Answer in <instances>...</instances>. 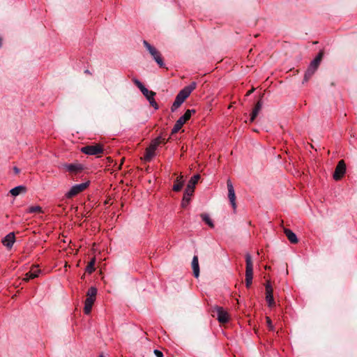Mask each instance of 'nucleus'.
Returning a JSON list of instances; mask_svg holds the SVG:
<instances>
[{
  "mask_svg": "<svg viewBox=\"0 0 357 357\" xmlns=\"http://www.w3.org/2000/svg\"><path fill=\"white\" fill-rule=\"evenodd\" d=\"M324 53L320 52L317 56L311 61L304 75L303 82H307L317 70Z\"/></svg>",
  "mask_w": 357,
  "mask_h": 357,
  "instance_id": "nucleus-1",
  "label": "nucleus"
},
{
  "mask_svg": "<svg viewBox=\"0 0 357 357\" xmlns=\"http://www.w3.org/2000/svg\"><path fill=\"white\" fill-rule=\"evenodd\" d=\"M195 112V109H188L185 114L176 121V123L172 130V135L178 132L183 124L190 119L192 114H194Z\"/></svg>",
  "mask_w": 357,
  "mask_h": 357,
  "instance_id": "nucleus-2",
  "label": "nucleus"
},
{
  "mask_svg": "<svg viewBox=\"0 0 357 357\" xmlns=\"http://www.w3.org/2000/svg\"><path fill=\"white\" fill-rule=\"evenodd\" d=\"M212 315L217 317L220 323L225 324L229 321L228 313L220 306H214L211 309Z\"/></svg>",
  "mask_w": 357,
  "mask_h": 357,
  "instance_id": "nucleus-3",
  "label": "nucleus"
},
{
  "mask_svg": "<svg viewBox=\"0 0 357 357\" xmlns=\"http://www.w3.org/2000/svg\"><path fill=\"white\" fill-rule=\"evenodd\" d=\"M143 44L151 54V55L153 56L155 62L158 64V66L160 67H163L165 64L161 57L160 53L154 47L151 45L146 40H144Z\"/></svg>",
  "mask_w": 357,
  "mask_h": 357,
  "instance_id": "nucleus-4",
  "label": "nucleus"
},
{
  "mask_svg": "<svg viewBox=\"0 0 357 357\" xmlns=\"http://www.w3.org/2000/svg\"><path fill=\"white\" fill-rule=\"evenodd\" d=\"M90 182L86 181L80 184H77L70 189V190L66 194V197L68 199H70L81 192L84 191L85 189H86L89 185Z\"/></svg>",
  "mask_w": 357,
  "mask_h": 357,
  "instance_id": "nucleus-5",
  "label": "nucleus"
},
{
  "mask_svg": "<svg viewBox=\"0 0 357 357\" xmlns=\"http://www.w3.org/2000/svg\"><path fill=\"white\" fill-rule=\"evenodd\" d=\"M81 151L85 154L96 155L103 152V149L100 144H96L93 145H88L82 147Z\"/></svg>",
  "mask_w": 357,
  "mask_h": 357,
  "instance_id": "nucleus-6",
  "label": "nucleus"
},
{
  "mask_svg": "<svg viewBox=\"0 0 357 357\" xmlns=\"http://www.w3.org/2000/svg\"><path fill=\"white\" fill-rule=\"evenodd\" d=\"M346 172V165L344 160L339 161L337 165L336 166L335 172L333 174V178L335 181L340 180L345 174Z\"/></svg>",
  "mask_w": 357,
  "mask_h": 357,
  "instance_id": "nucleus-7",
  "label": "nucleus"
},
{
  "mask_svg": "<svg viewBox=\"0 0 357 357\" xmlns=\"http://www.w3.org/2000/svg\"><path fill=\"white\" fill-rule=\"evenodd\" d=\"M227 186L228 189V197L231 202V204L234 209H236V195H235V191L234 186L231 182L230 180H228L227 182Z\"/></svg>",
  "mask_w": 357,
  "mask_h": 357,
  "instance_id": "nucleus-8",
  "label": "nucleus"
},
{
  "mask_svg": "<svg viewBox=\"0 0 357 357\" xmlns=\"http://www.w3.org/2000/svg\"><path fill=\"white\" fill-rule=\"evenodd\" d=\"M199 178L200 176L199 174L194 175L192 177H191L185 190L187 191L188 193H192V195H193L195 185Z\"/></svg>",
  "mask_w": 357,
  "mask_h": 357,
  "instance_id": "nucleus-9",
  "label": "nucleus"
},
{
  "mask_svg": "<svg viewBox=\"0 0 357 357\" xmlns=\"http://www.w3.org/2000/svg\"><path fill=\"white\" fill-rule=\"evenodd\" d=\"M245 277H252L253 275V264L252 257L249 253L245 255Z\"/></svg>",
  "mask_w": 357,
  "mask_h": 357,
  "instance_id": "nucleus-10",
  "label": "nucleus"
},
{
  "mask_svg": "<svg viewBox=\"0 0 357 357\" xmlns=\"http://www.w3.org/2000/svg\"><path fill=\"white\" fill-rule=\"evenodd\" d=\"M266 300L269 307H272L275 305L273 295V288L269 282H268L266 285Z\"/></svg>",
  "mask_w": 357,
  "mask_h": 357,
  "instance_id": "nucleus-11",
  "label": "nucleus"
},
{
  "mask_svg": "<svg viewBox=\"0 0 357 357\" xmlns=\"http://www.w3.org/2000/svg\"><path fill=\"white\" fill-rule=\"evenodd\" d=\"M15 241V236L13 232H10L7 234L3 239L2 243L8 249H11Z\"/></svg>",
  "mask_w": 357,
  "mask_h": 357,
  "instance_id": "nucleus-12",
  "label": "nucleus"
},
{
  "mask_svg": "<svg viewBox=\"0 0 357 357\" xmlns=\"http://www.w3.org/2000/svg\"><path fill=\"white\" fill-rule=\"evenodd\" d=\"M263 102L261 101V99L259 100L258 102L256 103L255 108L253 109L250 121L252 123L255 121V118L257 116L258 114L261 111L262 108Z\"/></svg>",
  "mask_w": 357,
  "mask_h": 357,
  "instance_id": "nucleus-13",
  "label": "nucleus"
},
{
  "mask_svg": "<svg viewBox=\"0 0 357 357\" xmlns=\"http://www.w3.org/2000/svg\"><path fill=\"white\" fill-rule=\"evenodd\" d=\"M40 273V270L38 268V267H33L31 269L30 271L26 273L24 280L28 281L30 279H33L37 278Z\"/></svg>",
  "mask_w": 357,
  "mask_h": 357,
  "instance_id": "nucleus-14",
  "label": "nucleus"
},
{
  "mask_svg": "<svg viewBox=\"0 0 357 357\" xmlns=\"http://www.w3.org/2000/svg\"><path fill=\"white\" fill-rule=\"evenodd\" d=\"M192 268L194 276L196 278H197L199 275V266L198 257L197 255H195L192 258Z\"/></svg>",
  "mask_w": 357,
  "mask_h": 357,
  "instance_id": "nucleus-15",
  "label": "nucleus"
},
{
  "mask_svg": "<svg viewBox=\"0 0 357 357\" xmlns=\"http://www.w3.org/2000/svg\"><path fill=\"white\" fill-rule=\"evenodd\" d=\"M184 180L183 178V176H179L176 178V181H174V184L173 185V190L175 192L180 191L183 186Z\"/></svg>",
  "mask_w": 357,
  "mask_h": 357,
  "instance_id": "nucleus-16",
  "label": "nucleus"
},
{
  "mask_svg": "<svg viewBox=\"0 0 357 357\" xmlns=\"http://www.w3.org/2000/svg\"><path fill=\"white\" fill-rule=\"evenodd\" d=\"M26 192V188L24 185H18L17 187L12 188L10 190V193L14 197H16V196L19 195L20 194L24 193Z\"/></svg>",
  "mask_w": 357,
  "mask_h": 357,
  "instance_id": "nucleus-17",
  "label": "nucleus"
},
{
  "mask_svg": "<svg viewBox=\"0 0 357 357\" xmlns=\"http://www.w3.org/2000/svg\"><path fill=\"white\" fill-rule=\"evenodd\" d=\"M284 232L287 237L288 240L291 243H296L298 242V238L296 235L290 229H284Z\"/></svg>",
  "mask_w": 357,
  "mask_h": 357,
  "instance_id": "nucleus-18",
  "label": "nucleus"
},
{
  "mask_svg": "<svg viewBox=\"0 0 357 357\" xmlns=\"http://www.w3.org/2000/svg\"><path fill=\"white\" fill-rule=\"evenodd\" d=\"M66 169L70 172L77 173L82 170V167L79 164H68L65 165Z\"/></svg>",
  "mask_w": 357,
  "mask_h": 357,
  "instance_id": "nucleus-19",
  "label": "nucleus"
},
{
  "mask_svg": "<svg viewBox=\"0 0 357 357\" xmlns=\"http://www.w3.org/2000/svg\"><path fill=\"white\" fill-rule=\"evenodd\" d=\"M192 195V193H188V192L185 190L181 202V206L183 208H185L189 204Z\"/></svg>",
  "mask_w": 357,
  "mask_h": 357,
  "instance_id": "nucleus-20",
  "label": "nucleus"
},
{
  "mask_svg": "<svg viewBox=\"0 0 357 357\" xmlns=\"http://www.w3.org/2000/svg\"><path fill=\"white\" fill-rule=\"evenodd\" d=\"M189 96L190 95L183 89L177 94L176 99L183 103Z\"/></svg>",
  "mask_w": 357,
  "mask_h": 357,
  "instance_id": "nucleus-21",
  "label": "nucleus"
},
{
  "mask_svg": "<svg viewBox=\"0 0 357 357\" xmlns=\"http://www.w3.org/2000/svg\"><path fill=\"white\" fill-rule=\"evenodd\" d=\"M161 144V137H158L155 138L154 140L151 142L150 145L149 146V149L151 151H155L158 146Z\"/></svg>",
  "mask_w": 357,
  "mask_h": 357,
  "instance_id": "nucleus-22",
  "label": "nucleus"
},
{
  "mask_svg": "<svg viewBox=\"0 0 357 357\" xmlns=\"http://www.w3.org/2000/svg\"><path fill=\"white\" fill-rule=\"evenodd\" d=\"M201 217L202 220L204 221L210 227L213 228L214 227L213 222L208 214L202 213Z\"/></svg>",
  "mask_w": 357,
  "mask_h": 357,
  "instance_id": "nucleus-23",
  "label": "nucleus"
},
{
  "mask_svg": "<svg viewBox=\"0 0 357 357\" xmlns=\"http://www.w3.org/2000/svg\"><path fill=\"white\" fill-rule=\"evenodd\" d=\"M155 155V151H151L148 147L146 149L145 155L144 156L146 161H150Z\"/></svg>",
  "mask_w": 357,
  "mask_h": 357,
  "instance_id": "nucleus-24",
  "label": "nucleus"
},
{
  "mask_svg": "<svg viewBox=\"0 0 357 357\" xmlns=\"http://www.w3.org/2000/svg\"><path fill=\"white\" fill-rule=\"evenodd\" d=\"M27 213H43V209L39 206H32L29 207L27 209Z\"/></svg>",
  "mask_w": 357,
  "mask_h": 357,
  "instance_id": "nucleus-25",
  "label": "nucleus"
},
{
  "mask_svg": "<svg viewBox=\"0 0 357 357\" xmlns=\"http://www.w3.org/2000/svg\"><path fill=\"white\" fill-rule=\"evenodd\" d=\"M140 91H142L143 95L146 98L147 100H149V98H151V96H155V92L148 90L145 86Z\"/></svg>",
  "mask_w": 357,
  "mask_h": 357,
  "instance_id": "nucleus-26",
  "label": "nucleus"
},
{
  "mask_svg": "<svg viewBox=\"0 0 357 357\" xmlns=\"http://www.w3.org/2000/svg\"><path fill=\"white\" fill-rule=\"evenodd\" d=\"M95 263H96V259H95V258H93L90 261V262L86 266V272H87L89 273H93L95 271V268H94Z\"/></svg>",
  "mask_w": 357,
  "mask_h": 357,
  "instance_id": "nucleus-27",
  "label": "nucleus"
},
{
  "mask_svg": "<svg viewBox=\"0 0 357 357\" xmlns=\"http://www.w3.org/2000/svg\"><path fill=\"white\" fill-rule=\"evenodd\" d=\"M97 295V289L94 287H91L86 293V296L96 298Z\"/></svg>",
  "mask_w": 357,
  "mask_h": 357,
  "instance_id": "nucleus-28",
  "label": "nucleus"
},
{
  "mask_svg": "<svg viewBox=\"0 0 357 357\" xmlns=\"http://www.w3.org/2000/svg\"><path fill=\"white\" fill-rule=\"evenodd\" d=\"M197 84L196 82H192L190 85L183 88V89L190 95L191 92L196 89Z\"/></svg>",
  "mask_w": 357,
  "mask_h": 357,
  "instance_id": "nucleus-29",
  "label": "nucleus"
},
{
  "mask_svg": "<svg viewBox=\"0 0 357 357\" xmlns=\"http://www.w3.org/2000/svg\"><path fill=\"white\" fill-rule=\"evenodd\" d=\"M183 103L178 101L177 99L175 98L174 102L172 104V106L171 107L172 112H174Z\"/></svg>",
  "mask_w": 357,
  "mask_h": 357,
  "instance_id": "nucleus-30",
  "label": "nucleus"
},
{
  "mask_svg": "<svg viewBox=\"0 0 357 357\" xmlns=\"http://www.w3.org/2000/svg\"><path fill=\"white\" fill-rule=\"evenodd\" d=\"M92 306H93L92 304L86 303L84 302V313L86 314H89L91 311Z\"/></svg>",
  "mask_w": 357,
  "mask_h": 357,
  "instance_id": "nucleus-31",
  "label": "nucleus"
},
{
  "mask_svg": "<svg viewBox=\"0 0 357 357\" xmlns=\"http://www.w3.org/2000/svg\"><path fill=\"white\" fill-rule=\"evenodd\" d=\"M149 102L151 106H153L155 109H158V105L155 100H154V96H151V98H149Z\"/></svg>",
  "mask_w": 357,
  "mask_h": 357,
  "instance_id": "nucleus-32",
  "label": "nucleus"
},
{
  "mask_svg": "<svg viewBox=\"0 0 357 357\" xmlns=\"http://www.w3.org/2000/svg\"><path fill=\"white\" fill-rule=\"evenodd\" d=\"M132 82L139 89V90H141L142 89H143L144 87L143 84L139 79H137L136 78H133Z\"/></svg>",
  "mask_w": 357,
  "mask_h": 357,
  "instance_id": "nucleus-33",
  "label": "nucleus"
},
{
  "mask_svg": "<svg viewBox=\"0 0 357 357\" xmlns=\"http://www.w3.org/2000/svg\"><path fill=\"white\" fill-rule=\"evenodd\" d=\"M252 282V277H245V285L247 288H250Z\"/></svg>",
  "mask_w": 357,
  "mask_h": 357,
  "instance_id": "nucleus-34",
  "label": "nucleus"
},
{
  "mask_svg": "<svg viewBox=\"0 0 357 357\" xmlns=\"http://www.w3.org/2000/svg\"><path fill=\"white\" fill-rule=\"evenodd\" d=\"M95 301H96V298L86 296L85 303L93 305Z\"/></svg>",
  "mask_w": 357,
  "mask_h": 357,
  "instance_id": "nucleus-35",
  "label": "nucleus"
},
{
  "mask_svg": "<svg viewBox=\"0 0 357 357\" xmlns=\"http://www.w3.org/2000/svg\"><path fill=\"white\" fill-rule=\"evenodd\" d=\"M266 322L268 327L270 328V330H273L272 321L269 317H266Z\"/></svg>",
  "mask_w": 357,
  "mask_h": 357,
  "instance_id": "nucleus-36",
  "label": "nucleus"
},
{
  "mask_svg": "<svg viewBox=\"0 0 357 357\" xmlns=\"http://www.w3.org/2000/svg\"><path fill=\"white\" fill-rule=\"evenodd\" d=\"M154 354L157 357H163V354L162 351L158 349L154 350Z\"/></svg>",
  "mask_w": 357,
  "mask_h": 357,
  "instance_id": "nucleus-37",
  "label": "nucleus"
},
{
  "mask_svg": "<svg viewBox=\"0 0 357 357\" xmlns=\"http://www.w3.org/2000/svg\"><path fill=\"white\" fill-rule=\"evenodd\" d=\"M13 169L15 174H18L20 172V169L16 167H15Z\"/></svg>",
  "mask_w": 357,
  "mask_h": 357,
  "instance_id": "nucleus-38",
  "label": "nucleus"
},
{
  "mask_svg": "<svg viewBox=\"0 0 357 357\" xmlns=\"http://www.w3.org/2000/svg\"><path fill=\"white\" fill-rule=\"evenodd\" d=\"M253 91H254V89H251V90H250V91H248V93H247V94H246V96H250V95L253 92Z\"/></svg>",
  "mask_w": 357,
  "mask_h": 357,
  "instance_id": "nucleus-39",
  "label": "nucleus"
},
{
  "mask_svg": "<svg viewBox=\"0 0 357 357\" xmlns=\"http://www.w3.org/2000/svg\"><path fill=\"white\" fill-rule=\"evenodd\" d=\"M167 140H166L165 139L161 137V143H164L165 144V143L167 142Z\"/></svg>",
  "mask_w": 357,
  "mask_h": 357,
  "instance_id": "nucleus-40",
  "label": "nucleus"
},
{
  "mask_svg": "<svg viewBox=\"0 0 357 357\" xmlns=\"http://www.w3.org/2000/svg\"><path fill=\"white\" fill-rule=\"evenodd\" d=\"M1 45H2V39H1V38L0 37V47H1Z\"/></svg>",
  "mask_w": 357,
  "mask_h": 357,
  "instance_id": "nucleus-41",
  "label": "nucleus"
},
{
  "mask_svg": "<svg viewBox=\"0 0 357 357\" xmlns=\"http://www.w3.org/2000/svg\"><path fill=\"white\" fill-rule=\"evenodd\" d=\"M100 357H103V356L101 355Z\"/></svg>",
  "mask_w": 357,
  "mask_h": 357,
  "instance_id": "nucleus-42",
  "label": "nucleus"
}]
</instances>
